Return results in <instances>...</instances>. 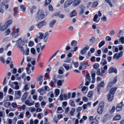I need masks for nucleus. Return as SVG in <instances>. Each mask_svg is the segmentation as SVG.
Wrapping results in <instances>:
<instances>
[{
	"instance_id": "a18cd8bd",
	"label": "nucleus",
	"mask_w": 124,
	"mask_h": 124,
	"mask_svg": "<svg viewBox=\"0 0 124 124\" xmlns=\"http://www.w3.org/2000/svg\"><path fill=\"white\" fill-rule=\"evenodd\" d=\"M20 8L22 9V12H24L26 10V8L25 6L23 5H22L20 6Z\"/></svg>"
},
{
	"instance_id": "f3484780",
	"label": "nucleus",
	"mask_w": 124,
	"mask_h": 124,
	"mask_svg": "<svg viewBox=\"0 0 124 124\" xmlns=\"http://www.w3.org/2000/svg\"><path fill=\"white\" fill-rule=\"evenodd\" d=\"M81 0H74L73 5L75 6L78 5L81 3Z\"/></svg>"
},
{
	"instance_id": "7c9ffc66",
	"label": "nucleus",
	"mask_w": 124,
	"mask_h": 124,
	"mask_svg": "<svg viewBox=\"0 0 124 124\" xmlns=\"http://www.w3.org/2000/svg\"><path fill=\"white\" fill-rule=\"evenodd\" d=\"M121 118V117L120 115L119 114H118L113 119L114 120H120Z\"/></svg>"
},
{
	"instance_id": "de8ad7c7",
	"label": "nucleus",
	"mask_w": 124,
	"mask_h": 124,
	"mask_svg": "<svg viewBox=\"0 0 124 124\" xmlns=\"http://www.w3.org/2000/svg\"><path fill=\"white\" fill-rule=\"evenodd\" d=\"M38 91L40 93V94L42 95H43V94L42 93V92L43 91L44 93H45V91L44 90L43 88H42L40 89H38Z\"/></svg>"
},
{
	"instance_id": "7ed1b4c3",
	"label": "nucleus",
	"mask_w": 124,
	"mask_h": 124,
	"mask_svg": "<svg viewBox=\"0 0 124 124\" xmlns=\"http://www.w3.org/2000/svg\"><path fill=\"white\" fill-rule=\"evenodd\" d=\"M104 105L103 104L100 105L97 110V112L99 114H101L102 113L104 110Z\"/></svg>"
},
{
	"instance_id": "6e6d98bb",
	"label": "nucleus",
	"mask_w": 124,
	"mask_h": 124,
	"mask_svg": "<svg viewBox=\"0 0 124 124\" xmlns=\"http://www.w3.org/2000/svg\"><path fill=\"white\" fill-rule=\"evenodd\" d=\"M93 95V92L92 91H90L88 94V97L89 98H91Z\"/></svg>"
},
{
	"instance_id": "412c9836",
	"label": "nucleus",
	"mask_w": 124,
	"mask_h": 124,
	"mask_svg": "<svg viewBox=\"0 0 124 124\" xmlns=\"http://www.w3.org/2000/svg\"><path fill=\"white\" fill-rule=\"evenodd\" d=\"M48 32L46 31L44 34V41L45 42H46L47 40V39L48 37Z\"/></svg>"
},
{
	"instance_id": "c9c22d12",
	"label": "nucleus",
	"mask_w": 124,
	"mask_h": 124,
	"mask_svg": "<svg viewBox=\"0 0 124 124\" xmlns=\"http://www.w3.org/2000/svg\"><path fill=\"white\" fill-rule=\"evenodd\" d=\"M19 40L21 41V45H23L25 42V39H23L22 40L21 38L19 39Z\"/></svg>"
},
{
	"instance_id": "b1692460",
	"label": "nucleus",
	"mask_w": 124,
	"mask_h": 124,
	"mask_svg": "<svg viewBox=\"0 0 124 124\" xmlns=\"http://www.w3.org/2000/svg\"><path fill=\"white\" fill-rule=\"evenodd\" d=\"M85 81H88L91 82V79L90 76V74L89 73H87L86 75Z\"/></svg>"
},
{
	"instance_id": "49530a36",
	"label": "nucleus",
	"mask_w": 124,
	"mask_h": 124,
	"mask_svg": "<svg viewBox=\"0 0 124 124\" xmlns=\"http://www.w3.org/2000/svg\"><path fill=\"white\" fill-rule=\"evenodd\" d=\"M63 66L65 68L66 70H68L69 69V66L66 64H63Z\"/></svg>"
},
{
	"instance_id": "ddd939ff",
	"label": "nucleus",
	"mask_w": 124,
	"mask_h": 124,
	"mask_svg": "<svg viewBox=\"0 0 124 124\" xmlns=\"http://www.w3.org/2000/svg\"><path fill=\"white\" fill-rule=\"evenodd\" d=\"M116 81V78H115L113 81L110 82L108 85V88H109L112 87L113 85V84L115 83Z\"/></svg>"
},
{
	"instance_id": "69168bd1",
	"label": "nucleus",
	"mask_w": 124,
	"mask_h": 124,
	"mask_svg": "<svg viewBox=\"0 0 124 124\" xmlns=\"http://www.w3.org/2000/svg\"><path fill=\"white\" fill-rule=\"evenodd\" d=\"M48 8L49 11H53V9L51 5H49L48 6Z\"/></svg>"
},
{
	"instance_id": "9b49d317",
	"label": "nucleus",
	"mask_w": 124,
	"mask_h": 124,
	"mask_svg": "<svg viewBox=\"0 0 124 124\" xmlns=\"http://www.w3.org/2000/svg\"><path fill=\"white\" fill-rule=\"evenodd\" d=\"M15 96L16 99H19L21 95V92L20 90L15 91Z\"/></svg>"
},
{
	"instance_id": "f257e3e1",
	"label": "nucleus",
	"mask_w": 124,
	"mask_h": 124,
	"mask_svg": "<svg viewBox=\"0 0 124 124\" xmlns=\"http://www.w3.org/2000/svg\"><path fill=\"white\" fill-rule=\"evenodd\" d=\"M43 11V10L39 9L38 12L36 14V18L40 19H43L45 16Z\"/></svg>"
},
{
	"instance_id": "393cba45",
	"label": "nucleus",
	"mask_w": 124,
	"mask_h": 124,
	"mask_svg": "<svg viewBox=\"0 0 124 124\" xmlns=\"http://www.w3.org/2000/svg\"><path fill=\"white\" fill-rule=\"evenodd\" d=\"M11 105L14 108L13 109L11 110V111H13L15 110V108H16L17 106L16 103L15 102H14L11 104Z\"/></svg>"
},
{
	"instance_id": "e2e57ef3",
	"label": "nucleus",
	"mask_w": 124,
	"mask_h": 124,
	"mask_svg": "<svg viewBox=\"0 0 124 124\" xmlns=\"http://www.w3.org/2000/svg\"><path fill=\"white\" fill-rule=\"evenodd\" d=\"M115 110V106H113L112 107V108L110 111V113H112Z\"/></svg>"
},
{
	"instance_id": "4d7b16f0",
	"label": "nucleus",
	"mask_w": 124,
	"mask_h": 124,
	"mask_svg": "<svg viewBox=\"0 0 124 124\" xmlns=\"http://www.w3.org/2000/svg\"><path fill=\"white\" fill-rule=\"evenodd\" d=\"M63 81H62L61 80H58L57 82V85L59 86H61L62 84V82H63Z\"/></svg>"
},
{
	"instance_id": "3c124183",
	"label": "nucleus",
	"mask_w": 124,
	"mask_h": 124,
	"mask_svg": "<svg viewBox=\"0 0 124 124\" xmlns=\"http://www.w3.org/2000/svg\"><path fill=\"white\" fill-rule=\"evenodd\" d=\"M31 116V115L28 111H27L25 113V117L29 118Z\"/></svg>"
},
{
	"instance_id": "c85d7f7f",
	"label": "nucleus",
	"mask_w": 124,
	"mask_h": 124,
	"mask_svg": "<svg viewBox=\"0 0 124 124\" xmlns=\"http://www.w3.org/2000/svg\"><path fill=\"white\" fill-rule=\"evenodd\" d=\"M57 112L58 113H61L63 112V110H62V108L61 107H58L57 108Z\"/></svg>"
},
{
	"instance_id": "473e14b6",
	"label": "nucleus",
	"mask_w": 124,
	"mask_h": 124,
	"mask_svg": "<svg viewBox=\"0 0 124 124\" xmlns=\"http://www.w3.org/2000/svg\"><path fill=\"white\" fill-rule=\"evenodd\" d=\"M11 31L10 29H6L4 32V33L5 35L7 36L10 33Z\"/></svg>"
},
{
	"instance_id": "680f3d73",
	"label": "nucleus",
	"mask_w": 124,
	"mask_h": 124,
	"mask_svg": "<svg viewBox=\"0 0 124 124\" xmlns=\"http://www.w3.org/2000/svg\"><path fill=\"white\" fill-rule=\"evenodd\" d=\"M56 95L55 97L57 96L60 93V90L59 89H56L55 91Z\"/></svg>"
},
{
	"instance_id": "4c0bfd02",
	"label": "nucleus",
	"mask_w": 124,
	"mask_h": 124,
	"mask_svg": "<svg viewBox=\"0 0 124 124\" xmlns=\"http://www.w3.org/2000/svg\"><path fill=\"white\" fill-rule=\"evenodd\" d=\"M53 120L54 121L55 123L56 124H57L59 120L58 119L57 117L56 116H54V118H53Z\"/></svg>"
},
{
	"instance_id": "39448f33",
	"label": "nucleus",
	"mask_w": 124,
	"mask_h": 124,
	"mask_svg": "<svg viewBox=\"0 0 124 124\" xmlns=\"http://www.w3.org/2000/svg\"><path fill=\"white\" fill-rule=\"evenodd\" d=\"M123 104V102L121 101L120 103L117 104L116 107V110L117 112H118L121 110Z\"/></svg>"
},
{
	"instance_id": "a878e982",
	"label": "nucleus",
	"mask_w": 124,
	"mask_h": 124,
	"mask_svg": "<svg viewBox=\"0 0 124 124\" xmlns=\"http://www.w3.org/2000/svg\"><path fill=\"white\" fill-rule=\"evenodd\" d=\"M77 15L76 11L75 10H74L70 14V17L71 18Z\"/></svg>"
},
{
	"instance_id": "c03bdc74",
	"label": "nucleus",
	"mask_w": 124,
	"mask_h": 124,
	"mask_svg": "<svg viewBox=\"0 0 124 124\" xmlns=\"http://www.w3.org/2000/svg\"><path fill=\"white\" fill-rule=\"evenodd\" d=\"M77 41L75 40H73L71 43V45L72 46H75L77 45Z\"/></svg>"
},
{
	"instance_id": "f704fd0d",
	"label": "nucleus",
	"mask_w": 124,
	"mask_h": 124,
	"mask_svg": "<svg viewBox=\"0 0 124 124\" xmlns=\"http://www.w3.org/2000/svg\"><path fill=\"white\" fill-rule=\"evenodd\" d=\"M105 41H102L99 43V48H101L105 44Z\"/></svg>"
},
{
	"instance_id": "864d4df0",
	"label": "nucleus",
	"mask_w": 124,
	"mask_h": 124,
	"mask_svg": "<svg viewBox=\"0 0 124 124\" xmlns=\"http://www.w3.org/2000/svg\"><path fill=\"white\" fill-rule=\"evenodd\" d=\"M8 93L9 94H12L14 93L12 89L10 88L8 91Z\"/></svg>"
},
{
	"instance_id": "423d86ee",
	"label": "nucleus",
	"mask_w": 124,
	"mask_h": 124,
	"mask_svg": "<svg viewBox=\"0 0 124 124\" xmlns=\"http://www.w3.org/2000/svg\"><path fill=\"white\" fill-rule=\"evenodd\" d=\"M114 95L113 94L109 93L107 96L108 100L109 101H112L113 100L114 98Z\"/></svg>"
},
{
	"instance_id": "09e8293b",
	"label": "nucleus",
	"mask_w": 124,
	"mask_h": 124,
	"mask_svg": "<svg viewBox=\"0 0 124 124\" xmlns=\"http://www.w3.org/2000/svg\"><path fill=\"white\" fill-rule=\"evenodd\" d=\"M75 109L74 108H72L71 109V110L70 112V114L72 116L74 115V113L75 111Z\"/></svg>"
},
{
	"instance_id": "338daca9",
	"label": "nucleus",
	"mask_w": 124,
	"mask_h": 124,
	"mask_svg": "<svg viewBox=\"0 0 124 124\" xmlns=\"http://www.w3.org/2000/svg\"><path fill=\"white\" fill-rule=\"evenodd\" d=\"M69 5H70L69 4V3H68V1H66L64 3V7L65 8L67 7Z\"/></svg>"
},
{
	"instance_id": "f03ea898",
	"label": "nucleus",
	"mask_w": 124,
	"mask_h": 124,
	"mask_svg": "<svg viewBox=\"0 0 124 124\" xmlns=\"http://www.w3.org/2000/svg\"><path fill=\"white\" fill-rule=\"evenodd\" d=\"M79 8H80V11L79 12V15H81L84 13L85 10L86 9V7L85 6L80 5H79Z\"/></svg>"
},
{
	"instance_id": "6e6552de",
	"label": "nucleus",
	"mask_w": 124,
	"mask_h": 124,
	"mask_svg": "<svg viewBox=\"0 0 124 124\" xmlns=\"http://www.w3.org/2000/svg\"><path fill=\"white\" fill-rule=\"evenodd\" d=\"M86 68V67L85 66V63L83 62H81L80 63V66L79 67V70H81L82 69L83 70L85 69Z\"/></svg>"
},
{
	"instance_id": "2eb2a0df",
	"label": "nucleus",
	"mask_w": 124,
	"mask_h": 124,
	"mask_svg": "<svg viewBox=\"0 0 124 124\" xmlns=\"http://www.w3.org/2000/svg\"><path fill=\"white\" fill-rule=\"evenodd\" d=\"M104 85V82L103 81H101L100 83H98L97 85V87L98 89H101V87H103Z\"/></svg>"
},
{
	"instance_id": "dca6fc26",
	"label": "nucleus",
	"mask_w": 124,
	"mask_h": 124,
	"mask_svg": "<svg viewBox=\"0 0 124 124\" xmlns=\"http://www.w3.org/2000/svg\"><path fill=\"white\" fill-rule=\"evenodd\" d=\"M98 16L97 14H95L94 16V18L93 19V21L96 23H98L100 20V18H99L98 19Z\"/></svg>"
},
{
	"instance_id": "c756f323",
	"label": "nucleus",
	"mask_w": 124,
	"mask_h": 124,
	"mask_svg": "<svg viewBox=\"0 0 124 124\" xmlns=\"http://www.w3.org/2000/svg\"><path fill=\"white\" fill-rule=\"evenodd\" d=\"M43 77L41 75H39L36 78V80L38 81H42Z\"/></svg>"
},
{
	"instance_id": "13d9d810",
	"label": "nucleus",
	"mask_w": 124,
	"mask_h": 124,
	"mask_svg": "<svg viewBox=\"0 0 124 124\" xmlns=\"http://www.w3.org/2000/svg\"><path fill=\"white\" fill-rule=\"evenodd\" d=\"M99 66V64L97 63H95L93 66V67L94 69H97Z\"/></svg>"
},
{
	"instance_id": "cd10ccee",
	"label": "nucleus",
	"mask_w": 124,
	"mask_h": 124,
	"mask_svg": "<svg viewBox=\"0 0 124 124\" xmlns=\"http://www.w3.org/2000/svg\"><path fill=\"white\" fill-rule=\"evenodd\" d=\"M11 103L10 102H6L4 104V106L7 108H8L11 105Z\"/></svg>"
},
{
	"instance_id": "aec40b11",
	"label": "nucleus",
	"mask_w": 124,
	"mask_h": 124,
	"mask_svg": "<svg viewBox=\"0 0 124 124\" xmlns=\"http://www.w3.org/2000/svg\"><path fill=\"white\" fill-rule=\"evenodd\" d=\"M25 104L29 106H31L33 104L34 102H30L28 100H27L24 101Z\"/></svg>"
},
{
	"instance_id": "9d476101",
	"label": "nucleus",
	"mask_w": 124,
	"mask_h": 124,
	"mask_svg": "<svg viewBox=\"0 0 124 124\" xmlns=\"http://www.w3.org/2000/svg\"><path fill=\"white\" fill-rule=\"evenodd\" d=\"M19 29H17L16 31L12 32V36L13 37L16 38L18 36L19 34L18 33L19 32Z\"/></svg>"
},
{
	"instance_id": "e433bc0d",
	"label": "nucleus",
	"mask_w": 124,
	"mask_h": 124,
	"mask_svg": "<svg viewBox=\"0 0 124 124\" xmlns=\"http://www.w3.org/2000/svg\"><path fill=\"white\" fill-rule=\"evenodd\" d=\"M12 20H8L5 23L6 24V25H7L8 27V25L12 23Z\"/></svg>"
},
{
	"instance_id": "a19ab883",
	"label": "nucleus",
	"mask_w": 124,
	"mask_h": 124,
	"mask_svg": "<svg viewBox=\"0 0 124 124\" xmlns=\"http://www.w3.org/2000/svg\"><path fill=\"white\" fill-rule=\"evenodd\" d=\"M26 73L28 75H29L31 74V71L30 70L29 67H27L26 68Z\"/></svg>"
},
{
	"instance_id": "0eeeda50",
	"label": "nucleus",
	"mask_w": 124,
	"mask_h": 124,
	"mask_svg": "<svg viewBox=\"0 0 124 124\" xmlns=\"http://www.w3.org/2000/svg\"><path fill=\"white\" fill-rule=\"evenodd\" d=\"M89 49V47L88 46L85 47L83 48L80 52L81 54L82 55H86L87 51Z\"/></svg>"
},
{
	"instance_id": "5701e85b",
	"label": "nucleus",
	"mask_w": 124,
	"mask_h": 124,
	"mask_svg": "<svg viewBox=\"0 0 124 124\" xmlns=\"http://www.w3.org/2000/svg\"><path fill=\"white\" fill-rule=\"evenodd\" d=\"M6 24L4 23L2 27L1 24H0V30L1 31H4L7 27Z\"/></svg>"
},
{
	"instance_id": "4be33fe9",
	"label": "nucleus",
	"mask_w": 124,
	"mask_h": 124,
	"mask_svg": "<svg viewBox=\"0 0 124 124\" xmlns=\"http://www.w3.org/2000/svg\"><path fill=\"white\" fill-rule=\"evenodd\" d=\"M37 7L35 6H33L30 8V12L31 13H33L34 12V10L37 9Z\"/></svg>"
},
{
	"instance_id": "0e129e2a",
	"label": "nucleus",
	"mask_w": 124,
	"mask_h": 124,
	"mask_svg": "<svg viewBox=\"0 0 124 124\" xmlns=\"http://www.w3.org/2000/svg\"><path fill=\"white\" fill-rule=\"evenodd\" d=\"M18 47L20 49L21 51H22L24 53V50L23 47L22 46H20L19 45H18Z\"/></svg>"
},
{
	"instance_id": "a211bd4d",
	"label": "nucleus",
	"mask_w": 124,
	"mask_h": 124,
	"mask_svg": "<svg viewBox=\"0 0 124 124\" xmlns=\"http://www.w3.org/2000/svg\"><path fill=\"white\" fill-rule=\"evenodd\" d=\"M18 83L17 82H15L11 83H9V85H10L13 89H14L15 85L18 84Z\"/></svg>"
},
{
	"instance_id": "72a5a7b5",
	"label": "nucleus",
	"mask_w": 124,
	"mask_h": 124,
	"mask_svg": "<svg viewBox=\"0 0 124 124\" xmlns=\"http://www.w3.org/2000/svg\"><path fill=\"white\" fill-rule=\"evenodd\" d=\"M69 104L72 107H75L74 102L72 100H70Z\"/></svg>"
},
{
	"instance_id": "6ab92c4d",
	"label": "nucleus",
	"mask_w": 124,
	"mask_h": 124,
	"mask_svg": "<svg viewBox=\"0 0 124 124\" xmlns=\"http://www.w3.org/2000/svg\"><path fill=\"white\" fill-rule=\"evenodd\" d=\"M107 63V62L106 59L102 58L101 62V64L102 66H104Z\"/></svg>"
},
{
	"instance_id": "bb28decb",
	"label": "nucleus",
	"mask_w": 124,
	"mask_h": 124,
	"mask_svg": "<svg viewBox=\"0 0 124 124\" xmlns=\"http://www.w3.org/2000/svg\"><path fill=\"white\" fill-rule=\"evenodd\" d=\"M117 89V88L116 87H114V88H112L109 92V93H110L112 94H113L114 95V93Z\"/></svg>"
},
{
	"instance_id": "f8f14e48",
	"label": "nucleus",
	"mask_w": 124,
	"mask_h": 124,
	"mask_svg": "<svg viewBox=\"0 0 124 124\" xmlns=\"http://www.w3.org/2000/svg\"><path fill=\"white\" fill-rule=\"evenodd\" d=\"M113 72L117 73V70L116 68L111 67L109 70V73H110Z\"/></svg>"
},
{
	"instance_id": "2f4dec72",
	"label": "nucleus",
	"mask_w": 124,
	"mask_h": 124,
	"mask_svg": "<svg viewBox=\"0 0 124 124\" xmlns=\"http://www.w3.org/2000/svg\"><path fill=\"white\" fill-rule=\"evenodd\" d=\"M98 3L97 1L93 2V5L92 6V7L93 8H94L96 7L98 5Z\"/></svg>"
},
{
	"instance_id": "37998d69",
	"label": "nucleus",
	"mask_w": 124,
	"mask_h": 124,
	"mask_svg": "<svg viewBox=\"0 0 124 124\" xmlns=\"http://www.w3.org/2000/svg\"><path fill=\"white\" fill-rule=\"evenodd\" d=\"M39 38L40 39H42L44 37V33L42 32H39Z\"/></svg>"
},
{
	"instance_id": "20e7f679",
	"label": "nucleus",
	"mask_w": 124,
	"mask_h": 124,
	"mask_svg": "<svg viewBox=\"0 0 124 124\" xmlns=\"http://www.w3.org/2000/svg\"><path fill=\"white\" fill-rule=\"evenodd\" d=\"M46 24V23L45 20L39 22L38 24L36 25L38 28L40 29L43 26L45 25Z\"/></svg>"
},
{
	"instance_id": "bf43d9fd",
	"label": "nucleus",
	"mask_w": 124,
	"mask_h": 124,
	"mask_svg": "<svg viewBox=\"0 0 124 124\" xmlns=\"http://www.w3.org/2000/svg\"><path fill=\"white\" fill-rule=\"evenodd\" d=\"M34 45V42L33 41H30L28 44V46L30 47H32Z\"/></svg>"
},
{
	"instance_id": "8fccbe9b",
	"label": "nucleus",
	"mask_w": 124,
	"mask_h": 124,
	"mask_svg": "<svg viewBox=\"0 0 124 124\" xmlns=\"http://www.w3.org/2000/svg\"><path fill=\"white\" fill-rule=\"evenodd\" d=\"M109 118V115L107 114L105 115L104 117V120L106 121Z\"/></svg>"
},
{
	"instance_id": "774afa93",
	"label": "nucleus",
	"mask_w": 124,
	"mask_h": 124,
	"mask_svg": "<svg viewBox=\"0 0 124 124\" xmlns=\"http://www.w3.org/2000/svg\"><path fill=\"white\" fill-rule=\"evenodd\" d=\"M17 124H24V121L22 120H19L17 122Z\"/></svg>"
},
{
	"instance_id": "58836bf2",
	"label": "nucleus",
	"mask_w": 124,
	"mask_h": 124,
	"mask_svg": "<svg viewBox=\"0 0 124 124\" xmlns=\"http://www.w3.org/2000/svg\"><path fill=\"white\" fill-rule=\"evenodd\" d=\"M72 64H73L75 67L77 68L78 66V62H72L71 63L70 65Z\"/></svg>"
},
{
	"instance_id": "79ce46f5",
	"label": "nucleus",
	"mask_w": 124,
	"mask_h": 124,
	"mask_svg": "<svg viewBox=\"0 0 124 124\" xmlns=\"http://www.w3.org/2000/svg\"><path fill=\"white\" fill-rule=\"evenodd\" d=\"M119 57H119L118 53H116L114 55L113 58V59H114L116 58V59L117 60L119 58Z\"/></svg>"
},
{
	"instance_id": "052dcab7",
	"label": "nucleus",
	"mask_w": 124,
	"mask_h": 124,
	"mask_svg": "<svg viewBox=\"0 0 124 124\" xmlns=\"http://www.w3.org/2000/svg\"><path fill=\"white\" fill-rule=\"evenodd\" d=\"M14 116V114L13 112H10L8 114V116L9 117H12Z\"/></svg>"
},
{
	"instance_id": "ea45409f",
	"label": "nucleus",
	"mask_w": 124,
	"mask_h": 124,
	"mask_svg": "<svg viewBox=\"0 0 124 124\" xmlns=\"http://www.w3.org/2000/svg\"><path fill=\"white\" fill-rule=\"evenodd\" d=\"M98 123V121L96 119H93V120H92L91 123L90 124H97Z\"/></svg>"
},
{
	"instance_id": "4468645a",
	"label": "nucleus",
	"mask_w": 124,
	"mask_h": 124,
	"mask_svg": "<svg viewBox=\"0 0 124 124\" xmlns=\"http://www.w3.org/2000/svg\"><path fill=\"white\" fill-rule=\"evenodd\" d=\"M56 21L55 20H53L50 22L49 24V27L50 28H53L54 25Z\"/></svg>"
},
{
	"instance_id": "1a4fd4ad",
	"label": "nucleus",
	"mask_w": 124,
	"mask_h": 124,
	"mask_svg": "<svg viewBox=\"0 0 124 124\" xmlns=\"http://www.w3.org/2000/svg\"><path fill=\"white\" fill-rule=\"evenodd\" d=\"M28 94L29 93L28 92L26 91H25L23 95L21 98V100L23 102L25 101V100L26 99L27 97L28 96Z\"/></svg>"
},
{
	"instance_id": "5fc2aeb1",
	"label": "nucleus",
	"mask_w": 124,
	"mask_h": 124,
	"mask_svg": "<svg viewBox=\"0 0 124 124\" xmlns=\"http://www.w3.org/2000/svg\"><path fill=\"white\" fill-rule=\"evenodd\" d=\"M97 75L100 76H103V75L101 74V72H100V69H98L97 72Z\"/></svg>"
},
{
	"instance_id": "603ef678",
	"label": "nucleus",
	"mask_w": 124,
	"mask_h": 124,
	"mask_svg": "<svg viewBox=\"0 0 124 124\" xmlns=\"http://www.w3.org/2000/svg\"><path fill=\"white\" fill-rule=\"evenodd\" d=\"M119 40L121 42V43L122 44H124V37H121L119 39Z\"/></svg>"
}]
</instances>
